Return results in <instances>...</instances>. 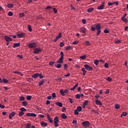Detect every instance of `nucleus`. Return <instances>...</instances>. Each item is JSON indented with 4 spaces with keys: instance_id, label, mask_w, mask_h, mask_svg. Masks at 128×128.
I'll return each instance as SVG.
<instances>
[{
    "instance_id": "obj_61",
    "label": "nucleus",
    "mask_w": 128,
    "mask_h": 128,
    "mask_svg": "<svg viewBox=\"0 0 128 128\" xmlns=\"http://www.w3.org/2000/svg\"><path fill=\"white\" fill-rule=\"evenodd\" d=\"M70 100V104H73V100L72 99V98H68Z\"/></svg>"
},
{
    "instance_id": "obj_37",
    "label": "nucleus",
    "mask_w": 128,
    "mask_h": 128,
    "mask_svg": "<svg viewBox=\"0 0 128 128\" xmlns=\"http://www.w3.org/2000/svg\"><path fill=\"white\" fill-rule=\"evenodd\" d=\"M55 62H50L49 63V65L50 66H54V64Z\"/></svg>"
},
{
    "instance_id": "obj_22",
    "label": "nucleus",
    "mask_w": 128,
    "mask_h": 128,
    "mask_svg": "<svg viewBox=\"0 0 128 128\" xmlns=\"http://www.w3.org/2000/svg\"><path fill=\"white\" fill-rule=\"evenodd\" d=\"M41 125H42L43 126H47L48 123L44 122H41Z\"/></svg>"
},
{
    "instance_id": "obj_53",
    "label": "nucleus",
    "mask_w": 128,
    "mask_h": 128,
    "mask_svg": "<svg viewBox=\"0 0 128 128\" xmlns=\"http://www.w3.org/2000/svg\"><path fill=\"white\" fill-rule=\"evenodd\" d=\"M20 110H21V112H26V110L24 108H20Z\"/></svg>"
},
{
    "instance_id": "obj_16",
    "label": "nucleus",
    "mask_w": 128,
    "mask_h": 128,
    "mask_svg": "<svg viewBox=\"0 0 128 128\" xmlns=\"http://www.w3.org/2000/svg\"><path fill=\"white\" fill-rule=\"evenodd\" d=\"M44 80H41L40 81L38 82V86H42V84H44Z\"/></svg>"
},
{
    "instance_id": "obj_58",
    "label": "nucleus",
    "mask_w": 128,
    "mask_h": 128,
    "mask_svg": "<svg viewBox=\"0 0 128 128\" xmlns=\"http://www.w3.org/2000/svg\"><path fill=\"white\" fill-rule=\"evenodd\" d=\"M5 106L4 105L2 104H0V108H4Z\"/></svg>"
},
{
    "instance_id": "obj_26",
    "label": "nucleus",
    "mask_w": 128,
    "mask_h": 128,
    "mask_svg": "<svg viewBox=\"0 0 128 128\" xmlns=\"http://www.w3.org/2000/svg\"><path fill=\"white\" fill-rule=\"evenodd\" d=\"M76 110L78 112H82V108L80 106H79L77 108Z\"/></svg>"
},
{
    "instance_id": "obj_34",
    "label": "nucleus",
    "mask_w": 128,
    "mask_h": 128,
    "mask_svg": "<svg viewBox=\"0 0 128 128\" xmlns=\"http://www.w3.org/2000/svg\"><path fill=\"white\" fill-rule=\"evenodd\" d=\"M104 34H109L110 31L108 30L107 28H106L104 31Z\"/></svg>"
},
{
    "instance_id": "obj_56",
    "label": "nucleus",
    "mask_w": 128,
    "mask_h": 128,
    "mask_svg": "<svg viewBox=\"0 0 128 128\" xmlns=\"http://www.w3.org/2000/svg\"><path fill=\"white\" fill-rule=\"evenodd\" d=\"M30 48H32V43H30L28 44Z\"/></svg>"
},
{
    "instance_id": "obj_39",
    "label": "nucleus",
    "mask_w": 128,
    "mask_h": 128,
    "mask_svg": "<svg viewBox=\"0 0 128 128\" xmlns=\"http://www.w3.org/2000/svg\"><path fill=\"white\" fill-rule=\"evenodd\" d=\"M52 10H53V11H54V14H57L58 13V10L56 8H52Z\"/></svg>"
},
{
    "instance_id": "obj_21",
    "label": "nucleus",
    "mask_w": 128,
    "mask_h": 128,
    "mask_svg": "<svg viewBox=\"0 0 128 128\" xmlns=\"http://www.w3.org/2000/svg\"><path fill=\"white\" fill-rule=\"evenodd\" d=\"M122 20L125 22H128V20L126 18L122 17Z\"/></svg>"
},
{
    "instance_id": "obj_31",
    "label": "nucleus",
    "mask_w": 128,
    "mask_h": 128,
    "mask_svg": "<svg viewBox=\"0 0 128 128\" xmlns=\"http://www.w3.org/2000/svg\"><path fill=\"white\" fill-rule=\"evenodd\" d=\"M86 58V55H84L82 56H80V58L82 60H84Z\"/></svg>"
},
{
    "instance_id": "obj_18",
    "label": "nucleus",
    "mask_w": 128,
    "mask_h": 128,
    "mask_svg": "<svg viewBox=\"0 0 128 128\" xmlns=\"http://www.w3.org/2000/svg\"><path fill=\"white\" fill-rule=\"evenodd\" d=\"M24 36V34L21 33V34H18L17 35V36H18V38H22Z\"/></svg>"
},
{
    "instance_id": "obj_45",
    "label": "nucleus",
    "mask_w": 128,
    "mask_h": 128,
    "mask_svg": "<svg viewBox=\"0 0 128 128\" xmlns=\"http://www.w3.org/2000/svg\"><path fill=\"white\" fill-rule=\"evenodd\" d=\"M74 113L75 115H78L79 114V112L77 110H74Z\"/></svg>"
},
{
    "instance_id": "obj_41",
    "label": "nucleus",
    "mask_w": 128,
    "mask_h": 128,
    "mask_svg": "<svg viewBox=\"0 0 128 128\" xmlns=\"http://www.w3.org/2000/svg\"><path fill=\"white\" fill-rule=\"evenodd\" d=\"M56 67L58 68H62V64H58L56 66Z\"/></svg>"
},
{
    "instance_id": "obj_9",
    "label": "nucleus",
    "mask_w": 128,
    "mask_h": 128,
    "mask_svg": "<svg viewBox=\"0 0 128 128\" xmlns=\"http://www.w3.org/2000/svg\"><path fill=\"white\" fill-rule=\"evenodd\" d=\"M16 114V113L14 112H12V113H10L9 114V118L10 120H12V118H14V115Z\"/></svg>"
},
{
    "instance_id": "obj_59",
    "label": "nucleus",
    "mask_w": 128,
    "mask_h": 128,
    "mask_svg": "<svg viewBox=\"0 0 128 128\" xmlns=\"http://www.w3.org/2000/svg\"><path fill=\"white\" fill-rule=\"evenodd\" d=\"M82 23H83L84 24H86V20L85 19L82 20Z\"/></svg>"
},
{
    "instance_id": "obj_17",
    "label": "nucleus",
    "mask_w": 128,
    "mask_h": 128,
    "mask_svg": "<svg viewBox=\"0 0 128 128\" xmlns=\"http://www.w3.org/2000/svg\"><path fill=\"white\" fill-rule=\"evenodd\" d=\"M39 76H40V74L38 73L35 74L32 76V78H38Z\"/></svg>"
},
{
    "instance_id": "obj_2",
    "label": "nucleus",
    "mask_w": 128,
    "mask_h": 128,
    "mask_svg": "<svg viewBox=\"0 0 128 128\" xmlns=\"http://www.w3.org/2000/svg\"><path fill=\"white\" fill-rule=\"evenodd\" d=\"M54 126L56 128H57L59 124H58V122H60V120H58V116H56L54 118Z\"/></svg>"
},
{
    "instance_id": "obj_44",
    "label": "nucleus",
    "mask_w": 128,
    "mask_h": 128,
    "mask_svg": "<svg viewBox=\"0 0 128 128\" xmlns=\"http://www.w3.org/2000/svg\"><path fill=\"white\" fill-rule=\"evenodd\" d=\"M2 82H4V84H6V82H8V80H6V78H3Z\"/></svg>"
},
{
    "instance_id": "obj_38",
    "label": "nucleus",
    "mask_w": 128,
    "mask_h": 128,
    "mask_svg": "<svg viewBox=\"0 0 128 128\" xmlns=\"http://www.w3.org/2000/svg\"><path fill=\"white\" fill-rule=\"evenodd\" d=\"M64 46V44L63 42H60V46L62 48Z\"/></svg>"
},
{
    "instance_id": "obj_19",
    "label": "nucleus",
    "mask_w": 128,
    "mask_h": 128,
    "mask_svg": "<svg viewBox=\"0 0 128 128\" xmlns=\"http://www.w3.org/2000/svg\"><path fill=\"white\" fill-rule=\"evenodd\" d=\"M20 46V42L18 43H14V48H18V46Z\"/></svg>"
},
{
    "instance_id": "obj_7",
    "label": "nucleus",
    "mask_w": 128,
    "mask_h": 128,
    "mask_svg": "<svg viewBox=\"0 0 128 128\" xmlns=\"http://www.w3.org/2000/svg\"><path fill=\"white\" fill-rule=\"evenodd\" d=\"M4 38L5 40H6V42H12V39L11 38H10V36H4Z\"/></svg>"
},
{
    "instance_id": "obj_25",
    "label": "nucleus",
    "mask_w": 128,
    "mask_h": 128,
    "mask_svg": "<svg viewBox=\"0 0 128 128\" xmlns=\"http://www.w3.org/2000/svg\"><path fill=\"white\" fill-rule=\"evenodd\" d=\"M62 32H60L59 34H58V36L56 37V40H58L59 38H62Z\"/></svg>"
},
{
    "instance_id": "obj_29",
    "label": "nucleus",
    "mask_w": 128,
    "mask_h": 128,
    "mask_svg": "<svg viewBox=\"0 0 128 128\" xmlns=\"http://www.w3.org/2000/svg\"><path fill=\"white\" fill-rule=\"evenodd\" d=\"M62 117L63 119H66L67 118V116L64 114H62Z\"/></svg>"
},
{
    "instance_id": "obj_36",
    "label": "nucleus",
    "mask_w": 128,
    "mask_h": 128,
    "mask_svg": "<svg viewBox=\"0 0 128 128\" xmlns=\"http://www.w3.org/2000/svg\"><path fill=\"white\" fill-rule=\"evenodd\" d=\"M99 62L100 61L98 60H96L94 62V64H95L96 66H98Z\"/></svg>"
},
{
    "instance_id": "obj_33",
    "label": "nucleus",
    "mask_w": 128,
    "mask_h": 128,
    "mask_svg": "<svg viewBox=\"0 0 128 128\" xmlns=\"http://www.w3.org/2000/svg\"><path fill=\"white\" fill-rule=\"evenodd\" d=\"M28 104V103L26 102V101H24L22 103V106H26Z\"/></svg>"
},
{
    "instance_id": "obj_35",
    "label": "nucleus",
    "mask_w": 128,
    "mask_h": 128,
    "mask_svg": "<svg viewBox=\"0 0 128 128\" xmlns=\"http://www.w3.org/2000/svg\"><path fill=\"white\" fill-rule=\"evenodd\" d=\"M24 113L23 112H20L18 113V114L19 116H24Z\"/></svg>"
},
{
    "instance_id": "obj_51",
    "label": "nucleus",
    "mask_w": 128,
    "mask_h": 128,
    "mask_svg": "<svg viewBox=\"0 0 128 128\" xmlns=\"http://www.w3.org/2000/svg\"><path fill=\"white\" fill-rule=\"evenodd\" d=\"M37 46L36 43V42H33L32 43V48H34Z\"/></svg>"
},
{
    "instance_id": "obj_40",
    "label": "nucleus",
    "mask_w": 128,
    "mask_h": 128,
    "mask_svg": "<svg viewBox=\"0 0 128 128\" xmlns=\"http://www.w3.org/2000/svg\"><path fill=\"white\" fill-rule=\"evenodd\" d=\"M78 43H79V41H78V40H75L72 42L73 44H77Z\"/></svg>"
},
{
    "instance_id": "obj_30",
    "label": "nucleus",
    "mask_w": 128,
    "mask_h": 128,
    "mask_svg": "<svg viewBox=\"0 0 128 128\" xmlns=\"http://www.w3.org/2000/svg\"><path fill=\"white\" fill-rule=\"evenodd\" d=\"M20 18H24V13L22 12L19 14Z\"/></svg>"
},
{
    "instance_id": "obj_1",
    "label": "nucleus",
    "mask_w": 128,
    "mask_h": 128,
    "mask_svg": "<svg viewBox=\"0 0 128 128\" xmlns=\"http://www.w3.org/2000/svg\"><path fill=\"white\" fill-rule=\"evenodd\" d=\"M101 26L100 24H94V26H91V30L94 32L96 30L98 32L96 33L97 36H99L100 34L101 31Z\"/></svg>"
},
{
    "instance_id": "obj_32",
    "label": "nucleus",
    "mask_w": 128,
    "mask_h": 128,
    "mask_svg": "<svg viewBox=\"0 0 128 128\" xmlns=\"http://www.w3.org/2000/svg\"><path fill=\"white\" fill-rule=\"evenodd\" d=\"M28 30L29 32H32V26H30V24L28 25Z\"/></svg>"
},
{
    "instance_id": "obj_27",
    "label": "nucleus",
    "mask_w": 128,
    "mask_h": 128,
    "mask_svg": "<svg viewBox=\"0 0 128 128\" xmlns=\"http://www.w3.org/2000/svg\"><path fill=\"white\" fill-rule=\"evenodd\" d=\"M8 16H14V13L10 11L8 14Z\"/></svg>"
},
{
    "instance_id": "obj_28",
    "label": "nucleus",
    "mask_w": 128,
    "mask_h": 128,
    "mask_svg": "<svg viewBox=\"0 0 128 128\" xmlns=\"http://www.w3.org/2000/svg\"><path fill=\"white\" fill-rule=\"evenodd\" d=\"M128 114L126 112H124L122 114L120 115V116L122 118L123 116H126Z\"/></svg>"
},
{
    "instance_id": "obj_60",
    "label": "nucleus",
    "mask_w": 128,
    "mask_h": 128,
    "mask_svg": "<svg viewBox=\"0 0 128 128\" xmlns=\"http://www.w3.org/2000/svg\"><path fill=\"white\" fill-rule=\"evenodd\" d=\"M26 128H30V124H27Z\"/></svg>"
},
{
    "instance_id": "obj_3",
    "label": "nucleus",
    "mask_w": 128,
    "mask_h": 128,
    "mask_svg": "<svg viewBox=\"0 0 128 128\" xmlns=\"http://www.w3.org/2000/svg\"><path fill=\"white\" fill-rule=\"evenodd\" d=\"M68 90H63L62 89L60 90V94L62 96H66V94H68Z\"/></svg>"
},
{
    "instance_id": "obj_52",
    "label": "nucleus",
    "mask_w": 128,
    "mask_h": 128,
    "mask_svg": "<svg viewBox=\"0 0 128 128\" xmlns=\"http://www.w3.org/2000/svg\"><path fill=\"white\" fill-rule=\"evenodd\" d=\"M76 98L77 99H80V94H76Z\"/></svg>"
},
{
    "instance_id": "obj_50",
    "label": "nucleus",
    "mask_w": 128,
    "mask_h": 128,
    "mask_svg": "<svg viewBox=\"0 0 128 128\" xmlns=\"http://www.w3.org/2000/svg\"><path fill=\"white\" fill-rule=\"evenodd\" d=\"M27 116H32V113H27Z\"/></svg>"
},
{
    "instance_id": "obj_54",
    "label": "nucleus",
    "mask_w": 128,
    "mask_h": 128,
    "mask_svg": "<svg viewBox=\"0 0 128 128\" xmlns=\"http://www.w3.org/2000/svg\"><path fill=\"white\" fill-rule=\"evenodd\" d=\"M60 54L61 55V58H64V54L63 52H60Z\"/></svg>"
},
{
    "instance_id": "obj_57",
    "label": "nucleus",
    "mask_w": 128,
    "mask_h": 128,
    "mask_svg": "<svg viewBox=\"0 0 128 128\" xmlns=\"http://www.w3.org/2000/svg\"><path fill=\"white\" fill-rule=\"evenodd\" d=\"M64 70H66V68H67L68 67V64H64Z\"/></svg>"
},
{
    "instance_id": "obj_49",
    "label": "nucleus",
    "mask_w": 128,
    "mask_h": 128,
    "mask_svg": "<svg viewBox=\"0 0 128 128\" xmlns=\"http://www.w3.org/2000/svg\"><path fill=\"white\" fill-rule=\"evenodd\" d=\"M52 98H56V94L55 92L52 94Z\"/></svg>"
},
{
    "instance_id": "obj_42",
    "label": "nucleus",
    "mask_w": 128,
    "mask_h": 128,
    "mask_svg": "<svg viewBox=\"0 0 128 128\" xmlns=\"http://www.w3.org/2000/svg\"><path fill=\"white\" fill-rule=\"evenodd\" d=\"M26 99L28 100H32V96H27Z\"/></svg>"
},
{
    "instance_id": "obj_23",
    "label": "nucleus",
    "mask_w": 128,
    "mask_h": 128,
    "mask_svg": "<svg viewBox=\"0 0 128 128\" xmlns=\"http://www.w3.org/2000/svg\"><path fill=\"white\" fill-rule=\"evenodd\" d=\"M94 10V8H89L87 10V12H88V13H91V12L92 11Z\"/></svg>"
},
{
    "instance_id": "obj_6",
    "label": "nucleus",
    "mask_w": 128,
    "mask_h": 128,
    "mask_svg": "<svg viewBox=\"0 0 128 128\" xmlns=\"http://www.w3.org/2000/svg\"><path fill=\"white\" fill-rule=\"evenodd\" d=\"M84 68H86V70H92L93 68L90 67L89 65L88 64H84Z\"/></svg>"
},
{
    "instance_id": "obj_11",
    "label": "nucleus",
    "mask_w": 128,
    "mask_h": 128,
    "mask_svg": "<svg viewBox=\"0 0 128 128\" xmlns=\"http://www.w3.org/2000/svg\"><path fill=\"white\" fill-rule=\"evenodd\" d=\"M88 102H89V101L88 100H86L85 102H84V104H83V108H86V106H88Z\"/></svg>"
},
{
    "instance_id": "obj_24",
    "label": "nucleus",
    "mask_w": 128,
    "mask_h": 128,
    "mask_svg": "<svg viewBox=\"0 0 128 128\" xmlns=\"http://www.w3.org/2000/svg\"><path fill=\"white\" fill-rule=\"evenodd\" d=\"M84 44H86L87 46H90V41L88 40H86L84 42Z\"/></svg>"
},
{
    "instance_id": "obj_47",
    "label": "nucleus",
    "mask_w": 128,
    "mask_h": 128,
    "mask_svg": "<svg viewBox=\"0 0 128 128\" xmlns=\"http://www.w3.org/2000/svg\"><path fill=\"white\" fill-rule=\"evenodd\" d=\"M110 90L109 89H107L106 90V91L105 92V94H110Z\"/></svg>"
},
{
    "instance_id": "obj_4",
    "label": "nucleus",
    "mask_w": 128,
    "mask_h": 128,
    "mask_svg": "<svg viewBox=\"0 0 128 128\" xmlns=\"http://www.w3.org/2000/svg\"><path fill=\"white\" fill-rule=\"evenodd\" d=\"M90 122L88 120H86L82 122V126H84V128H86L88 126H90Z\"/></svg>"
},
{
    "instance_id": "obj_55",
    "label": "nucleus",
    "mask_w": 128,
    "mask_h": 128,
    "mask_svg": "<svg viewBox=\"0 0 128 128\" xmlns=\"http://www.w3.org/2000/svg\"><path fill=\"white\" fill-rule=\"evenodd\" d=\"M72 48L71 46H67L66 47V50H68Z\"/></svg>"
},
{
    "instance_id": "obj_12",
    "label": "nucleus",
    "mask_w": 128,
    "mask_h": 128,
    "mask_svg": "<svg viewBox=\"0 0 128 128\" xmlns=\"http://www.w3.org/2000/svg\"><path fill=\"white\" fill-rule=\"evenodd\" d=\"M95 103L96 104H97L98 106H102V104L100 100H96L95 101Z\"/></svg>"
},
{
    "instance_id": "obj_10",
    "label": "nucleus",
    "mask_w": 128,
    "mask_h": 128,
    "mask_svg": "<svg viewBox=\"0 0 128 128\" xmlns=\"http://www.w3.org/2000/svg\"><path fill=\"white\" fill-rule=\"evenodd\" d=\"M64 58H62L60 56V58H59V60L56 62V63H59V64L63 63Z\"/></svg>"
},
{
    "instance_id": "obj_8",
    "label": "nucleus",
    "mask_w": 128,
    "mask_h": 128,
    "mask_svg": "<svg viewBox=\"0 0 128 128\" xmlns=\"http://www.w3.org/2000/svg\"><path fill=\"white\" fill-rule=\"evenodd\" d=\"M105 4H106L105 2H102V4L100 5V6H99L98 7V10H103L104 8V7Z\"/></svg>"
},
{
    "instance_id": "obj_48",
    "label": "nucleus",
    "mask_w": 128,
    "mask_h": 128,
    "mask_svg": "<svg viewBox=\"0 0 128 128\" xmlns=\"http://www.w3.org/2000/svg\"><path fill=\"white\" fill-rule=\"evenodd\" d=\"M120 108V106L118 104H116L115 105V108L116 109H118Z\"/></svg>"
},
{
    "instance_id": "obj_63",
    "label": "nucleus",
    "mask_w": 128,
    "mask_h": 128,
    "mask_svg": "<svg viewBox=\"0 0 128 128\" xmlns=\"http://www.w3.org/2000/svg\"><path fill=\"white\" fill-rule=\"evenodd\" d=\"M62 112H65L66 111V108H63L62 109Z\"/></svg>"
},
{
    "instance_id": "obj_13",
    "label": "nucleus",
    "mask_w": 128,
    "mask_h": 128,
    "mask_svg": "<svg viewBox=\"0 0 128 128\" xmlns=\"http://www.w3.org/2000/svg\"><path fill=\"white\" fill-rule=\"evenodd\" d=\"M86 31V28H80V32H82L83 34H84Z\"/></svg>"
},
{
    "instance_id": "obj_43",
    "label": "nucleus",
    "mask_w": 128,
    "mask_h": 128,
    "mask_svg": "<svg viewBox=\"0 0 128 128\" xmlns=\"http://www.w3.org/2000/svg\"><path fill=\"white\" fill-rule=\"evenodd\" d=\"M106 80H108V82H112V78H110V77H108L106 78Z\"/></svg>"
},
{
    "instance_id": "obj_20",
    "label": "nucleus",
    "mask_w": 128,
    "mask_h": 128,
    "mask_svg": "<svg viewBox=\"0 0 128 128\" xmlns=\"http://www.w3.org/2000/svg\"><path fill=\"white\" fill-rule=\"evenodd\" d=\"M14 6L13 4H8L6 5V7L8 8H12Z\"/></svg>"
},
{
    "instance_id": "obj_5",
    "label": "nucleus",
    "mask_w": 128,
    "mask_h": 128,
    "mask_svg": "<svg viewBox=\"0 0 128 128\" xmlns=\"http://www.w3.org/2000/svg\"><path fill=\"white\" fill-rule=\"evenodd\" d=\"M42 51V49L40 48H34V54H38L40 52Z\"/></svg>"
},
{
    "instance_id": "obj_14",
    "label": "nucleus",
    "mask_w": 128,
    "mask_h": 128,
    "mask_svg": "<svg viewBox=\"0 0 128 128\" xmlns=\"http://www.w3.org/2000/svg\"><path fill=\"white\" fill-rule=\"evenodd\" d=\"M56 106H58L60 108H62V104L61 103V102H56Z\"/></svg>"
},
{
    "instance_id": "obj_62",
    "label": "nucleus",
    "mask_w": 128,
    "mask_h": 128,
    "mask_svg": "<svg viewBox=\"0 0 128 128\" xmlns=\"http://www.w3.org/2000/svg\"><path fill=\"white\" fill-rule=\"evenodd\" d=\"M20 100H24V97L20 96Z\"/></svg>"
},
{
    "instance_id": "obj_15",
    "label": "nucleus",
    "mask_w": 128,
    "mask_h": 128,
    "mask_svg": "<svg viewBox=\"0 0 128 128\" xmlns=\"http://www.w3.org/2000/svg\"><path fill=\"white\" fill-rule=\"evenodd\" d=\"M78 84H76L73 86L72 88H71L70 89V90H73V91L74 90H76V87H78Z\"/></svg>"
},
{
    "instance_id": "obj_64",
    "label": "nucleus",
    "mask_w": 128,
    "mask_h": 128,
    "mask_svg": "<svg viewBox=\"0 0 128 128\" xmlns=\"http://www.w3.org/2000/svg\"><path fill=\"white\" fill-rule=\"evenodd\" d=\"M104 67L106 68H108V63H106L104 64Z\"/></svg>"
},
{
    "instance_id": "obj_46",
    "label": "nucleus",
    "mask_w": 128,
    "mask_h": 128,
    "mask_svg": "<svg viewBox=\"0 0 128 128\" xmlns=\"http://www.w3.org/2000/svg\"><path fill=\"white\" fill-rule=\"evenodd\" d=\"M14 74H20V76H22V73L20 72H14Z\"/></svg>"
}]
</instances>
